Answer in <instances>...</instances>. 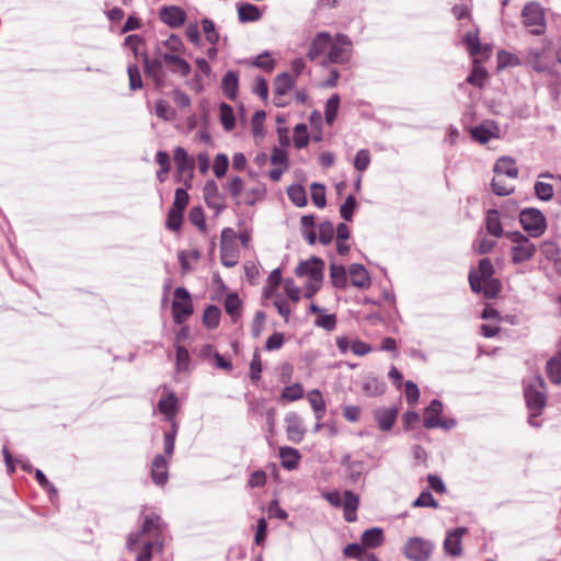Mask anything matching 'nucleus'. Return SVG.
Returning a JSON list of instances; mask_svg holds the SVG:
<instances>
[{
  "instance_id": "f257e3e1",
  "label": "nucleus",
  "mask_w": 561,
  "mask_h": 561,
  "mask_svg": "<svg viewBox=\"0 0 561 561\" xmlns=\"http://www.w3.org/2000/svg\"><path fill=\"white\" fill-rule=\"evenodd\" d=\"M524 397L529 411V425L540 427L541 423L537 419L541 415L547 402L545 381L540 376H535L529 379L524 389Z\"/></svg>"
},
{
  "instance_id": "f03ea898",
  "label": "nucleus",
  "mask_w": 561,
  "mask_h": 561,
  "mask_svg": "<svg viewBox=\"0 0 561 561\" xmlns=\"http://www.w3.org/2000/svg\"><path fill=\"white\" fill-rule=\"evenodd\" d=\"M164 530V523L161 520L160 516L156 514L148 515L142 520V537L145 535L152 536V539L148 541L142 539V561H150L153 552H162Z\"/></svg>"
},
{
  "instance_id": "7ed1b4c3",
  "label": "nucleus",
  "mask_w": 561,
  "mask_h": 561,
  "mask_svg": "<svg viewBox=\"0 0 561 561\" xmlns=\"http://www.w3.org/2000/svg\"><path fill=\"white\" fill-rule=\"evenodd\" d=\"M505 237L512 243L511 254L512 262L514 264H522L535 256L537 248L529 237L525 236L520 231H507Z\"/></svg>"
},
{
  "instance_id": "20e7f679",
  "label": "nucleus",
  "mask_w": 561,
  "mask_h": 561,
  "mask_svg": "<svg viewBox=\"0 0 561 561\" xmlns=\"http://www.w3.org/2000/svg\"><path fill=\"white\" fill-rule=\"evenodd\" d=\"M353 56V42L345 34H336L332 38L325 62L345 65Z\"/></svg>"
},
{
  "instance_id": "39448f33",
  "label": "nucleus",
  "mask_w": 561,
  "mask_h": 561,
  "mask_svg": "<svg viewBox=\"0 0 561 561\" xmlns=\"http://www.w3.org/2000/svg\"><path fill=\"white\" fill-rule=\"evenodd\" d=\"M519 222L531 238L542 236L547 229L545 215L537 208H525L519 213Z\"/></svg>"
},
{
  "instance_id": "423d86ee",
  "label": "nucleus",
  "mask_w": 561,
  "mask_h": 561,
  "mask_svg": "<svg viewBox=\"0 0 561 561\" xmlns=\"http://www.w3.org/2000/svg\"><path fill=\"white\" fill-rule=\"evenodd\" d=\"M523 23L531 27L530 33L541 35L546 31V19L543 8L538 2H528L522 11Z\"/></svg>"
},
{
  "instance_id": "0eeeda50",
  "label": "nucleus",
  "mask_w": 561,
  "mask_h": 561,
  "mask_svg": "<svg viewBox=\"0 0 561 561\" xmlns=\"http://www.w3.org/2000/svg\"><path fill=\"white\" fill-rule=\"evenodd\" d=\"M444 405L442 401L434 399L424 412V427L450 430L456 426L454 419H442Z\"/></svg>"
},
{
  "instance_id": "6e6552de",
  "label": "nucleus",
  "mask_w": 561,
  "mask_h": 561,
  "mask_svg": "<svg viewBox=\"0 0 561 561\" xmlns=\"http://www.w3.org/2000/svg\"><path fill=\"white\" fill-rule=\"evenodd\" d=\"M434 545L421 537H412L404 545L403 554L412 561H427L432 556Z\"/></svg>"
},
{
  "instance_id": "1a4fd4ad",
  "label": "nucleus",
  "mask_w": 561,
  "mask_h": 561,
  "mask_svg": "<svg viewBox=\"0 0 561 561\" xmlns=\"http://www.w3.org/2000/svg\"><path fill=\"white\" fill-rule=\"evenodd\" d=\"M172 312L174 321L179 324L186 321L187 318L193 313V305L190 293L183 287H178L174 290Z\"/></svg>"
},
{
  "instance_id": "9d476101",
  "label": "nucleus",
  "mask_w": 561,
  "mask_h": 561,
  "mask_svg": "<svg viewBox=\"0 0 561 561\" xmlns=\"http://www.w3.org/2000/svg\"><path fill=\"white\" fill-rule=\"evenodd\" d=\"M324 262L318 257H311L298 264L295 272L299 277H307V282L322 283Z\"/></svg>"
},
{
  "instance_id": "9b49d317",
  "label": "nucleus",
  "mask_w": 561,
  "mask_h": 561,
  "mask_svg": "<svg viewBox=\"0 0 561 561\" xmlns=\"http://www.w3.org/2000/svg\"><path fill=\"white\" fill-rule=\"evenodd\" d=\"M469 283L472 291L483 293L486 298H494L501 291V283L495 278L480 279L473 270L469 273Z\"/></svg>"
},
{
  "instance_id": "f8f14e48",
  "label": "nucleus",
  "mask_w": 561,
  "mask_h": 561,
  "mask_svg": "<svg viewBox=\"0 0 561 561\" xmlns=\"http://www.w3.org/2000/svg\"><path fill=\"white\" fill-rule=\"evenodd\" d=\"M173 160L180 175L187 176L185 185L190 186L195 168L194 158L190 157L183 147H176L173 151Z\"/></svg>"
},
{
  "instance_id": "ddd939ff",
  "label": "nucleus",
  "mask_w": 561,
  "mask_h": 561,
  "mask_svg": "<svg viewBox=\"0 0 561 561\" xmlns=\"http://www.w3.org/2000/svg\"><path fill=\"white\" fill-rule=\"evenodd\" d=\"M468 533L466 527H457L449 529L446 533V537L443 543L444 551L446 554L451 557H460L462 553V537Z\"/></svg>"
},
{
  "instance_id": "4468645a",
  "label": "nucleus",
  "mask_w": 561,
  "mask_h": 561,
  "mask_svg": "<svg viewBox=\"0 0 561 561\" xmlns=\"http://www.w3.org/2000/svg\"><path fill=\"white\" fill-rule=\"evenodd\" d=\"M332 42V36L329 32H319L312 38L307 57L314 61L322 56L327 50L329 51Z\"/></svg>"
},
{
  "instance_id": "2eb2a0df",
  "label": "nucleus",
  "mask_w": 561,
  "mask_h": 561,
  "mask_svg": "<svg viewBox=\"0 0 561 561\" xmlns=\"http://www.w3.org/2000/svg\"><path fill=\"white\" fill-rule=\"evenodd\" d=\"M374 420L377 422L381 431H390L397 420L398 409L396 407L377 408L373 412Z\"/></svg>"
},
{
  "instance_id": "dca6fc26",
  "label": "nucleus",
  "mask_w": 561,
  "mask_h": 561,
  "mask_svg": "<svg viewBox=\"0 0 561 561\" xmlns=\"http://www.w3.org/2000/svg\"><path fill=\"white\" fill-rule=\"evenodd\" d=\"M159 15L161 21L171 27L181 26L186 19L185 11L182 8L175 5L161 8Z\"/></svg>"
},
{
  "instance_id": "f3484780",
  "label": "nucleus",
  "mask_w": 561,
  "mask_h": 561,
  "mask_svg": "<svg viewBox=\"0 0 561 561\" xmlns=\"http://www.w3.org/2000/svg\"><path fill=\"white\" fill-rule=\"evenodd\" d=\"M285 422L288 439L296 444L300 443L305 435L300 416L296 413H288L285 417Z\"/></svg>"
},
{
  "instance_id": "a211bd4d",
  "label": "nucleus",
  "mask_w": 561,
  "mask_h": 561,
  "mask_svg": "<svg viewBox=\"0 0 561 561\" xmlns=\"http://www.w3.org/2000/svg\"><path fill=\"white\" fill-rule=\"evenodd\" d=\"M157 408L171 425L173 422H176L175 414L178 412V398L174 392H168L165 396L160 398Z\"/></svg>"
},
{
  "instance_id": "6ab92c4d",
  "label": "nucleus",
  "mask_w": 561,
  "mask_h": 561,
  "mask_svg": "<svg viewBox=\"0 0 561 561\" xmlns=\"http://www.w3.org/2000/svg\"><path fill=\"white\" fill-rule=\"evenodd\" d=\"M493 172L495 173V178L505 175L510 179H516L518 176V168L516 167L515 160L506 156L496 160Z\"/></svg>"
},
{
  "instance_id": "aec40b11",
  "label": "nucleus",
  "mask_w": 561,
  "mask_h": 561,
  "mask_svg": "<svg viewBox=\"0 0 561 561\" xmlns=\"http://www.w3.org/2000/svg\"><path fill=\"white\" fill-rule=\"evenodd\" d=\"M168 469V460L163 456L157 455L151 465V478L156 484L164 485L167 483Z\"/></svg>"
},
{
  "instance_id": "412c9836",
  "label": "nucleus",
  "mask_w": 561,
  "mask_h": 561,
  "mask_svg": "<svg viewBox=\"0 0 561 561\" xmlns=\"http://www.w3.org/2000/svg\"><path fill=\"white\" fill-rule=\"evenodd\" d=\"M348 274L353 286L360 289H365L370 286L369 274L362 264L350 265Z\"/></svg>"
},
{
  "instance_id": "4be33fe9",
  "label": "nucleus",
  "mask_w": 561,
  "mask_h": 561,
  "mask_svg": "<svg viewBox=\"0 0 561 561\" xmlns=\"http://www.w3.org/2000/svg\"><path fill=\"white\" fill-rule=\"evenodd\" d=\"M485 227L488 232L495 238H501L504 234L500 214L496 209H489L486 211Z\"/></svg>"
},
{
  "instance_id": "5701e85b",
  "label": "nucleus",
  "mask_w": 561,
  "mask_h": 561,
  "mask_svg": "<svg viewBox=\"0 0 561 561\" xmlns=\"http://www.w3.org/2000/svg\"><path fill=\"white\" fill-rule=\"evenodd\" d=\"M307 399L314 412L318 421L322 420L325 414V402L322 393L318 389H313L307 393Z\"/></svg>"
},
{
  "instance_id": "b1692460",
  "label": "nucleus",
  "mask_w": 561,
  "mask_h": 561,
  "mask_svg": "<svg viewBox=\"0 0 561 561\" xmlns=\"http://www.w3.org/2000/svg\"><path fill=\"white\" fill-rule=\"evenodd\" d=\"M386 383L374 376H368L363 381V391L366 396L377 397L385 392Z\"/></svg>"
},
{
  "instance_id": "393cba45",
  "label": "nucleus",
  "mask_w": 561,
  "mask_h": 561,
  "mask_svg": "<svg viewBox=\"0 0 561 561\" xmlns=\"http://www.w3.org/2000/svg\"><path fill=\"white\" fill-rule=\"evenodd\" d=\"M279 457L282 459V466L288 470H293L298 466L300 454L293 447H282L279 448Z\"/></svg>"
},
{
  "instance_id": "a878e982",
  "label": "nucleus",
  "mask_w": 561,
  "mask_h": 561,
  "mask_svg": "<svg viewBox=\"0 0 561 561\" xmlns=\"http://www.w3.org/2000/svg\"><path fill=\"white\" fill-rule=\"evenodd\" d=\"M222 91L229 99H234L237 96L238 87H239V77L234 71H228L221 81Z\"/></svg>"
},
{
  "instance_id": "bb28decb",
  "label": "nucleus",
  "mask_w": 561,
  "mask_h": 561,
  "mask_svg": "<svg viewBox=\"0 0 561 561\" xmlns=\"http://www.w3.org/2000/svg\"><path fill=\"white\" fill-rule=\"evenodd\" d=\"M295 85V77L288 72H282L276 76L274 81V91L278 95H286Z\"/></svg>"
},
{
  "instance_id": "cd10ccee",
  "label": "nucleus",
  "mask_w": 561,
  "mask_h": 561,
  "mask_svg": "<svg viewBox=\"0 0 561 561\" xmlns=\"http://www.w3.org/2000/svg\"><path fill=\"white\" fill-rule=\"evenodd\" d=\"M363 546L377 548L383 542V531L381 528L374 527L365 530L362 535Z\"/></svg>"
},
{
  "instance_id": "c85d7f7f",
  "label": "nucleus",
  "mask_w": 561,
  "mask_h": 561,
  "mask_svg": "<svg viewBox=\"0 0 561 561\" xmlns=\"http://www.w3.org/2000/svg\"><path fill=\"white\" fill-rule=\"evenodd\" d=\"M162 58L165 64L173 66V71L180 72L182 76H187L191 72L190 64L180 56L165 53L162 55Z\"/></svg>"
},
{
  "instance_id": "c756f323",
  "label": "nucleus",
  "mask_w": 561,
  "mask_h": 561,
  "mask_svg": "<svg viewBox=\"0 0 561 561\" xmlns=\"http://www.w3.org/2000/svg\"><path fill=\"white\" fill-rule=\"evenodd\" d=\"M331 283L335 288H345L347 285V273L343 265L332 263L330 266Z\"/></svg>"
},
{
  "instance_id": "7c9ffc66",
  "label": "nucleus",
  "mask_w": 561,
  "mask_h": 561,
  "mask_svg": "<svg viewBox=\"0 0 561 561\" xmlns=\"http://www.w3.org/2000/svg\"><path fill=\"white\" fill-rule=\"evenodd\" d=\"M238 18L242 23L255 22L261 19V12L256 5L244 3L238 9Z\"/></svg>"
},
{
  "instance_id": "2f4dec72",
  "label": "nucleus",
  "mask_w": 561,
  "mask_h": 561,
  "mask_svg": "<svg viewBox=\"0 0 561 561\" xmlns=\"http://www.w3.org/2000/svg\"><path fill=\"white\" fill-rule=\"evenodd\" d=\"M220 261L226 267H233L239 261V251L236 245H220Z\"/></svg>"
},
{
  "instance_id": "473e14b6",
  "label": "nucleus",
  "mask_w": 561,
  "mask_h": 561,
  "mask_svg": "<svg viewBox=\"0 0 561 561\" xmlns=\"http://www.w3.org/2000/svg\"><path fill=\"white\" fill-rule=\"evenodd\" d=\"M287 195L291 203L295 204L297 207H304L307 205V193L301 185H290L287 188Z\"/></svg>"
},
{
  "instance_id": "72a5a7b5",
  "label": "nucleus",
  "mask_w": 561,
  "mask_h": 561,
  "mask_svg": "<svg viewBox=\"0 0 561 561\" xmlns=\"http://www.w3.org/2000/svg\"><path fill=\"white\" fill-rule=\"evenodd\" d=\"M339 107H340V96L337 94L331 95L328 99V101L325 103V108H324V118L329 125H331L335 121L337 112H339Z\"/></svg>"
},
{
  "instance_id": "f704fd0d",
  "label": "nucleus",
  "mask_w": 561,
  "mask_h": 561,
  "mask_svg": "<svg viewBox=\"0 0 561 561\" xmlns=\"http://www.w3.org/2000/svg\"><path fill=\"white\" fill-rule=\"evenodd\" d=\"M470 134H471V137L482 144V145H485L488 144L492 138H496V134L491 130L490 128L485 127L484 125H480V126H477V127H473L471 130H470Z\"/></svg>"
},
{
  "instance_id": "c9c22d12",
  "label": "nucleus",
  "mask_w": 561,
  "mask_h": 561,
  "mask_svg": "<svg viewBox=\"0 0 561 561\" xmlns=\"http://www.w3.org/2000/svg\"><path fill=\"white\" fill-rule=\"evenodd\" d=\"M251 65L255 66L256 68H260L264 71L271 72L274 70L276 61L272 58V55L270 51H264L255 57L251 61Z\"/></svg>"
},
{
  "instance_id": "e433bc0d",
  "label": "nucleus",
  "mask_w": 561,
  "mask_h": 561,
  "mask_svg": "<svg viewBox=\"0 0 561 561\" xmlns=\"http://www.w3.org/2000/svg\"><path fill=\"white\" fill-rule=\"evenodd\" d=\"M542 50L530 49L527 54V62L538 72L548 70V65L542 61Z\"/></svg>"
},
{
  "instance_id": "4c0bfd02",
  "label": "nucleus",
  "mask_w": 561,
  "mask_h": 561,
  "mask_svg": "<svg viewBox=\"0 0 561 561\" xmlns=\"http://www.w3.org/2000/svg\"><path fill=\"white\" fill-rule=\"evenodd\" d=\"M220 122L226 130H231L234 128V115L232 107L226 103H221L220 105Z\"/></svg>"
},
{
  "instance_id": "58836bf2",
  "label": "nucleus",
  "mask_w": 561,
  "mask_h": 561,
  "mask_svg": "<svg viewBox=\"0 0 561 561\" xmlns=\"http://www.w3.org/2000/svg\"><path fill=\"white\" fill-rule=\"evenodd\" d=\"M176 435H178V423L173 422L170 431H167L164 433V438H163L164 454L168 456H171L174 451Z\"/></svg>"
},
{
  "instance_id": "ea45409f",
  "label": "nucleus",
  "mask_w": 561,
  "mask_h": 561,
  "mask_svg": "<svg viewBox=\"0 0 561 561\" xmlns=\"http://www.w3.org/2000/svg\"><path fill=\"white\" fill-rule=\"evenodd\" d=\"M547 374L551 382L561 383V360L551 358L547 363Z\"/></svg>"
},
{
  "instance_id": "a19ab883",
  "label": "nucleus",
  "mask_w": 561,
  "mask_h": 561,
  "mask_svg": "<svg viewBox=\"0 0 561 561\" xmlns=\"http://www.w3.org/2000/svg\"><path fill=\"white\" fill-rule=\"evenodd\" d=\"M220 310L215 305L208 306L203 316V322L208 328H215L219 323Z\"/></svg>"
},
{
  "instance_id": "79ce46f5",
  "label": "nucleus",
  "mask_w": 561,
  "mask_h": 561,
  "mask_svg": "<svg viewBox=\"0 0 561 561\" xmlns=\"http://www.w3.org/2000/svg\"><path fill=\"white\" fill-rule=\"evenodd\" d=\"M304 397V388L300 383L287 386L282 391V399L286 401H297Z\"/></svg>"
},
{
  "instance_id": "37998d69",
  "label": "nucleus",
  "mask_w": 561,
  "mask_h": 561,
  "mask_svg": "<svg viewBox=\"0 0 561 561\" xmlns=\"http://www.w3.org/2000/svg\"><path fill=\"white\" fill-rule=\"evenodd\" d=\"M534 191L536 196L545 202L552 199L554 190L550 183L546 182H536L534 186Z\"/></svg>"
},
{
  "instance_id": "c03bdc74",
  "label": "nucleus",
  "mask_w": 561,
  "mask_h": 561,
  "mask_svg": "<svg viewBox=\"0 0 561 561\" xmlns=\"http://www.w3.org/2000/svg\"><path fill=\"white\" fill-rule=\"evenodd\" d=\"M176 369L180 373H186L190 369L188 351L181 345L176 346Z\"/></svg>"
},
{
  "instance_id": "a18cd8bd",
  "label": "nucleus",
  "mask_w": 561,
  "mask_h": 561,
  "mask_svg": "<svg viewBox=\"0 0 561 561\" xmlns=\"http://www.w3.org/2000/svg\"><path fill=\"white\" fill-rule=\"evenodd\" d=\"M311 199L313 204L319 208H323L325 206L327 199L324 185L320 183L311 184Z\"/></svg>"
},
{
  "instance_id": "49530a36",
  "label": "nucleus",
  "mask_w": 561,
  "mask_h": 561,
  "mask_svg": "<svg viewBox=\"0 0 561 561\" xmlns=\"http://www.w3.org/2000/svg\"><path fill=\"white\" fill-rule=\"evenodd\" d=\"M485 76V70L478 64L477 60H474L472 71L467 78V81L474 87H482Z\"/></svg>"
},
{
  "instance_id": "de8ad7c7",
  "label": "nucleus",
  "mask_w": 561,
  "mask_h": 561,
  "mask_svg": "<svg viewBox=\"0 0 561 561\" xmlns=\"http://www.w3.org/2000/svg\"><path fill=\"white\" fill-rule=\"evenodd\" d=\"M294 144L297 149L305 148L309 142L307 133V126L305 124H298L294 129Z\"/></svg>"
},
{
  "instance_id": "09e8293b",
  "label": "nucleus",
  "mask_w": 561,
  "mask_h": 561,
  "mask_svg": "<svg viewBox=\"0 0 561 561\" xmlns=\"http://www.w3.org/2000/svg\"><path fill=\"white\" fill-rule=\"evenodd\" d=\"M318 234H319V237H318L319 241L322 244H329L333 240V237H334V227H333L332 222L324 221V222L320 224L318 227Z\"/></svg>"
},
{
  "instance_id": "8fccbe9b",
  "label": "nucleus",
  "mask_w": 561,
  "mask_h": 561,
  "mask_svg": "<svg viewBox=\"0 0 561 561\" xmlns=\"http://www.w3.org/2000/svg\"><path fill=\"white\" fill-rule=\"evenodd\" d=\"M356 205L357 203L355 197L353 195H348L340 207L341 217L346 221L352 220Z\"/></svg>"
},
{
  "instance_id": "3c124183",
  "label": "nucleus",
  "mask_w": 561,
  "mask_h": 561,
  "mask_svg": "<svg viewBox=\"0 0 561 561\" xmlns=\"http://www.w3.org/2000/svg\"><path fill=\"white\" fill-rule=\"evenodd\" d=\"M413 507H432L437 508L438 502L433 497L428 491H423L416 500L412 503Z\"/></svg>"
},
{
  "instance_id": "603ef678",
  "label": "nucleus",
  "mask_w": 561,
  "mask_h": 561,
  "mask_svg": "<svg viewBox=\"0 0 561 561\" xmlns=\"http://www.w3.org/2000/svg\"><path fill=\"white\" fill-rule=\"evenodd\" d=\"M519 65V59L516 55L502 50L497 54V68L503 69L511 66Z\"/></svg>"
},
{
  "instance_id": "864d4df0",
  "label": "nucleus",
  "mask_w": 561,
  "mask_h": 561,
  "mask_svg": "<svg viewBox=\"0 0 561 561\" xmlns=\"http://www.w3.org/2000/svg\"><path fill=\"white\" fill-rule=\"evenodd\" d=\"M241 307V300L239 299L237 294H230L226 297L225 300V309L228 314L231 317H237L239 314V310Z\"/></svg>"
},
{
  "instance_id": "5fc2aeb1",
  "label": "nucleus",
  "mask_w": 561,
  "mask_h": 561,
  "mask_svg": "<svg viewBox=\"0 0 561 561\" xmlns=\"http://www.w3.org/2000/svg\"><path fill=\"white\" fill-rule=\"evenodd\" d=\"M370 163V154L367 149H360L357 151L354 159V167L357 171L364 172Z\"/></svg>"
},
{
  "instance_id": "6e6d98bb",
  "label": "nucleus",
  "mask_w": 561,
  "mask_h": 561,
  "mask_svg": "<svg viewBox=\"0 0 561 561\" xmlns=\"http://www.w3.org/2000/svg\"><path fill=\"white\" fill-rule=\"evenodd\" d=\"M229 160L225 153H218L214 161V173L217 178H222L228 170Z\"/></svg>"
},
{
  "instance_id": "4d7b16f0",
  "label": "nucleus",
  "mask_w": 561,
  "mask_h": 561,
  "mask_svg": "<svg viewBox=\"0 0 561 561\" xmlns=\"http://www.w3.org/2000/svg\"><path fill=\"white\" fill-rule=\"evenodd\" d=\"M314 324L317 327L325 329L327 331H333L336 327V317L335 314L332 313L328 314L322 312L314 321Z\"/></svg>"
},
{
  "instance_id": "13d9d810",
  "label": "nucleus",
  "mask_w": 561,
  "mask_h": 561,
  "mask_svg": "<svg viewBox=\"0 0 561 561\" xmlns=\"http://www.w3.org/2000/svg\"><path fill=\"white\" fill-rule=\"evenodd\" d=\"M404 387H405L404 392H405L407 402L410 405L416 404V402L419 401V398H420V390H419L417 385L411 380H408V381H405Z\"/></svg>"
},
{
  "instance_id": "bf43d9fd",
  "label": "nucleus",
  "mask_w": 561,
  "mask_h": 561,
  "mask_svg": "<svg viewBox=\"0 0 561 561\" xmlns=\"http://www.w3.org/2000/svg\"><path fill=\"white\" fill-rule=\"evenodd\" d=\"M280 280H282L280 270L279 268H275L268 275L267 280H266V285H265V288H264L267 297H271L273 295V291L279 285Z\"/></svg>"
},
{
  "instance_id": "052dcab7",
  "label": "nucleus",
  "mask_w": 561,
  "mask_h": 561,
  "mask_svg": "<svg viewBox=\"0 0 561 561\" xmlns=\"http://www.w3.org/2000/svg\"><path fill=\"white\" fill-rule=\"evenodd\" d=\"M491 185L493 193L499 196H507L514 192V186L506 184L500 178H494Z\"/></svg>"
},
{
  "instance_id": "680f3d73",
  "label": "nucleus",
  "mask_w": 561,
  "mask_h": 561,
  "mask_svg": "<svg viewBox=\"0 0 561 561\" xmlns=\"http://www.w3.org/2000/svg\"><path fill=\"white\" fill-rule=\"evenodd\" d=\"M187 204H188L187 192L184 188H178L175 191L174 202H173V205L171 208L183 213L184 209L186 208Z\"/></svg>"
},
{
  "instance_id": "e2e57ef3",
  "label": "nucleus",
  "mask_w": 561,
  "mask_h": 561,
  "mask_svg": "<svg viewBox=\"0 0 561 561\" xmlns=\"http://www.w3.org/2000/svg\"><path fill=\"white\" fill-rule=\"evenodd\" d=\"M265 121V112L264 111H257L254 113L251 125H252V131L255 137H263V125Z\"/></svg>"
},
{
  "instance_id": "0e129e2a",
  "label": "nucleus",
  "mask_w": 561,
  "mask_h": 561,
  "mask_svg": "<svg viewBox=\"0 0 561 561\" xmlns=\"http://www.w3.org/2000/svg\"><path fill=\"white\" fill-rule=\"evenodd\" d=\"M182 218H183L182 211L171 208L168 213L167 227L173 231L180 230L181 225H182Z\"/></svg>"
},
{
  "instance_id": "69168bd1",
  "label": "nucleus",
  "mask_w": 561,
  "mask_h": 561,
  "mask_svg": "<svg viewBox=\"0 0 561 561\" xmlns=\"http://www.w3.org/2000/svg\"><path fill=\"white\" fill-rule=\"evenodd\" d=\"M265 195V187L263 186H257V187H254L252 190H249L248 192H245L244 194V197H243V203L247 204V205H254L256 201L263 198Z\"/></svg>"
},
{
  "instance_id": "338daca9",
  "label": "nucleus",
  "mask_w": 561,
  "mask_h": 561,
  "mask_svg": "<svg viewBox=\"0 0 561 561\" xmlns=\"http://www.w3.org/2000/svg\"><path fill=\"white\" fill-rule=\"evenodd\" d=\"M480 279L491 278L494 273V267L490 259H482L479 262L478 270L476 271Z\"/></svg>"
},
{
  "instance_id": "774afa93",
  "label": "nucleus",
  "mask_w": 561,
  "mask_h": 561,
  "mask_svg": "<svg viewBox=\"0 0 561 561\" xmlns=\"http://www.w3.org/2000/svg\"><path fill=\"white\" fill-rule=\"evenodd\" d=\"M465 44L472 56L480 53V41L477 33H467L463 37Z\"/></svg>"
}]
</instances>
